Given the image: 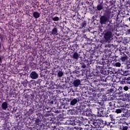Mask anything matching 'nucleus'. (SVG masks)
<instances>
[{
	"instance_id": "13",
	"label": "nucleus",
	"mask_w": 130,
	"mask_h": 130,
	"mask_svg": "<svg viewBox=\"0 0 130 130\" xmlns=\"http://www.w3.org/2000/svg\"><path fill=\"white\" fill-rule=\"evenodd\" d=\"M37 100L40 102V103H43L45 100V98L44 95L42 94H39L36 96Z\"/></svg>"
},
{
	"instance_id": "9",
	"label": "nucleus",
	"mask_w": 130,
	"mask_h": 130,
	"mask_svg": "<svg viewBox=\"0 0 130 130\" xmlns=\"http://www.w3.org/2000/svg\"><path fill=\"white\" fill-rule=\"evenodd\" d=\"M76 109H78V110H81V109H82L83 111H84V112H87V111H89V105L84 104L81 106L76 107Z\"/></svg>"
},
{
	"instance_id": "26",
	"label": "nucleus",
	"mask_w": 130,
	"mask_h": 130,
	"mask_svg": "<svg viewBox=\"0 0 130 130\" xmlns=\"http://www.w3.org/2000/svg\"><path fill=\"white\" fill-rule=\"evenodd\" d=\"M8 102H4L2 103L1 105V108L3 110H7V109L8 108Z\"/></svg>"
},
{
	"instance_id": "31",
	"label": "nucleus",
	"mask_w": 130,
	"mask_h": 130,
	"mask_svg": "<svg viewBox=\"0 0 130 130\" xmlns=\"http://www.w3.org/2000/svg\"><path fill=\"white\" fill-rule=\"evenodd\" d=\"M33 16L35 19H38V18H40V13L38 12L35 11L33 13Z\"/></svg>"
},
{
	"instance_id": "32",
	"label": "nucleus",
	"mask_w": 130,
	"mask_h": 130,
	"mask_svg": "<svg viewBox=\"0 0 130 130\" xmlns=\"http://www.w3.org/2000/svg\"><path fill=\"white\" fill-rule=\"evenodd\" d=\"M124 114H123L124 117H128L130 116V110H125Z\"/></svg>"
},
{
	"instance_id": "1",
	"label": "nucleus",
	"mask_w": 130,
	"mask_h": 130,
	"mask_svg": "<svg viewBox=\"0 0 130 130\" xmlns=\"http://www.w3.org/2000/svg\"><path fill=\"white\" fill-rule=\"evenodd\" d=\"M83 123H84V125L85 126L89 125V124L92 128H99L100 127V123H101V121L99 119L95 120L93 118H90L89 121H87L86 123L85 122V121H83Z\"/></svg>"
},
{
	"instance_id": "63",
	"label": "nucleus",
	"mask_w": 130,
	"mask_h": 130,
	"mask_svg": "<svg viewBox=\"0 0 130 130\" xmlns=\"http://www.w3.org/2000/svg\"><path fill=\"white\" fill-rule=\"evenodd\" d=\"M2 57H0V62H2Z\"/></svg>"
},
{
	"instance_id": "58",
	"label": "nucleus",
	"mask_w": 130,
	"mask_h": 130,
	"mask_svg": "<svg viewBox=\"0 0 130 130\" xmlns=\"http://www.w3.org/2000/svg\"><path fill=\"white\" fill-rule=\"evenodd\" d=\"M127 34H130V29H128L126 31Z\"/></svg>"
},
{
	"instance_id": "56",
	"label": "nucleus",
	"mask_w": 130,
	"mask_h": 130,
	"mask_svg": "<svg viewBox=\"0 0 130 130\" xmlns=\"http://www.w3.org/2000/svg\"><path fill=\"white\" fill-rule=\"evenodd\" d=\"M69 114H71L72 115H73V114H74V113H73V110H69Z\"/></svg>"
},
{
	"instance_id": "53",
	"label": "nucleus",
	"mask_w": 130,
	"mask_h": 130,
	"mask_svg": "<svg viewBox=\"0 0 130 130\" xmlns=\"http://www.w3.org/2000/svg\"><path fill=\"white\" fill-rule=\"evenodd\" d=\"M48 109H49V107H46L44 109L45 111L46 112H49V111H48Z\"/></svg>"
},
{
	"instance_id": "22",
	"label": "nucleus",
	"mask_w": 130,
	"mask_h": 130,
	"mask_svg": "<svg viewBox=\"0 0 130 130\" xmlns=\"http://www.w3.org/2000/svg\"><path fill=\"white\" fill-rule=\"evenodd\" d=\"M81 84V80L80 79H76L73 82V85L74 87H78V86H80Z\"/></svg>"
},
{
	"instance_id": "37",
	"label": "nucleus",
	"mask_w": 130,
	"mask_h": 130,
	"mask_svg": "<svg viewBox=\"0 0 130 130\" xmlns=\"http://www.w3.org/2000/svg\"><path fill=\"white\" fill-rule=\"evenodd\" d=\"M33 109H29V111L27 112V114L28 115V116H30V115H32L33 114Z\"/></svg>"
},
{
	"instance_id": "41",
	"label": "nucleus",
	"mask_w": 130,
	"mask_h": 130,
	"mask_svg": "<svg viewBox=\"0 0 130 130\" xmlns=\"http://www.w3.org/2000/svg\"><path fill=\"white\" fill-rule=\"evenodd\" d=\"M111 88H110L109 89H108V91L109 93H112V92H114V86L113 85L111 86Z\"/></svg>"
},
{
	"instance_id": "34",
	"label": "nucleus",
	"mask_w": 130,
	"mask_h": 130,
	"mask_svg": "<svg viewBox=\"0 0 130 130\" xmlns=\"http://www.w3.org/2000/svg\"><path fill=\"white\" fill-rule=\"evenodd\" d=\"M113 112H115L116 113H121V112H122V109H115L113 108Z\"/></svg>"
},
{
	"instance_id": "45",
	"label": "nucleus",
	"mask_w": 130,
	"mask_h": 130,
	"mask_svg": "<svg viewBox=\"0 0 130 130\" xmlns=\"http://www.w3.org/2000/svg\"><path fill=\"white\" fill-rule=\"evenodd\" d=\"M81 66L82 69H86V66H87V64H86V63H85V62H82V63H81Z\"/></svg>"
},
{
	"instance_id": "61",
	"label": "nucleus",
	"mask_w": 130,
	"mask_h": 130,
	"mask_svg": "<svg viewBox=\"0 0 130 130\" xmlns=\"http://www.w3.org/2000/svg\"><path fill=\"white\" fill-rule=\"evenodd\" d=\"M41 77L42 78V77H44V75H42V73L40 74Z\"/></svg>"
},
{
	"instance_id": "55",
	"label": "nucleus",
	"mask_w": 130,
	"mask_h": 130,
	"mask_svg": "<svg viewBox=\"0 0 130 130\" xmlns=\"http://www.w3.org/2000/svg\"><path fill=\"white\" fill-rule=\"evenodd\" d=\"M105 47H108L109 48H110V47H111V44L105 45Z\"/></svg>"
},
{
	"instance_id": "10",
	"label": "nucleus",
	"mask_w": 130,
	"mask_h": 130,
	"mask_svg": "<svg viewBox=\"0 0 130 130\" xmlns=\"http://www.w3.org/2000/svg\"><path fill=\"white\" fill-rule=\"evenodd\" d=\"M63 101H66V102H70V105L72 106L74 105H76V104L78 103V100L77 99H69L67 98V99H64V100H63Z\"/></svg>"
},
{
	"instance_id": "18",
	"label": "nucleus",
	"mask_w": 130,
	"mask_h": 130,
	"mask_svg": "<svg viewBox=\"0 0 130 130\" xmlns=\"http://www.w3.org/2000/svg\"><path fill=\"white\" fill-rule=\"evenodd\" d=\"M120 96H122L124 97V98L125 99V100H128L129 101V97H128V93L127 92L126 93H123V91H121L118 92Z\"/></svg>"
},
{
	"instance_id": "57",
	"label": "nucleus",
	"mask_w": 130,
	"mask_h": 130,
	"mask_svg": "<svg viewBox=\"0 0 130 130\" xmlns=\"http://www.w3.org/2000/svg\"><path fill=\"white\" fill-rule=\"evenodd\" d=\"M64 105H66V103H62V106H61V107H62V108H63V109L65 108Z\"/></svg>"
},
{
	"instance_id": "11",
	"label": "nucleus",
	"mask_w": 130,
	"mask_h": 130,
	"mask_svg": "<svg viewBox=\"0 0 130 130\" xmlns=\"http://www.w3.org/2000/svg\"><path fill=\"white\" fill-rule=\"evenodd\" d=\"M96 69L98 73H99V74H102V75H104V74H106L105 69H104L103 67L97 66Z\"/></svg>"
},
{
	"instance_id": "54",
	"label": "nucleus",
	"mask_w": 130,
	"mask_h": 130,
	"mask_svg": "<svg viewBox=\"0 0 130 130\" xmlns=\"http://www.w3.org/2000/svg\"><path fill=\"white\" fill-rule=\"evenodd\" d=\"M102 82H106V78L105 77H103L102 78Z\"/></svg>"
},
{
	"instance_id": "7",
	"label": "nucleus",
	"mask_w": 130,
	"mask_h": 130,
	"mask_svg": "<svg viewBox=\"0 0 130 130\" xmlns=\"http://www.w3.org/2000/svg\"><path fill=\"white\" fill-rule=\"evenodd\" d=\"M67 124H71V125H76L77 124H80L81 123V121L79 120H74L73 119H69L66 122Z\"/></svg>"
},
{
	"instance_id": "38",
	"label": "nucleus",
	"mask_w": 130,
	"mask_h": 130,
	"mask_svg": "<svg viewBox=\"0 0 130 130\" xmlns=\"http://www.w3.org/2000/svg\"><path fill=\"white\" fill-rule=\"evenodd\" d=\"M113 66L114 67H116V68H120V67L121 66V63H120V62H117L116 63H114Z\"/></svg>"
},
{
	"instance_id": "5",
	"label": "nucleus",
	"mask_w": 130,
	"mask_h": 130,
	"mask_svg": "<svg viewBox=\"0 0 130 130\" xmlns=\"http://www.w3.org/2000/svg\"><path fill=\"white\" fill-rule=\"evenodd\" d=\"M70 74L71 75H73V76H75L76 77H83V76H84V74H85V70H75L71 72Z\"/></svg>"
},
{
	"instance_id": "40",
	"label": "nucleus",
	"mask_w": 130,
	"mask_h": 130,
	"mask_svg": "<svg viewBox=\"0 0 130 130\" xmlns=\"http://www.w3.org/2000/svg\"><path fill=\"white\" fill-rule=\"evenodd\" d=\"M63 76V72L62 71H58L57 73V77L58 78H61Z\"/></svg>"
},
{
	"instance_id": "12",
	"label": "nucleus",
	"mask_w": 130,
	"mask_h": 130,
	"mask_svg": "<svg viewBox=\"0 0 130 130\" xmlns=\"http://www.w3.org/2000/svg\"><path fill=\"white\" fill-rule=\"evenodd\" d=\"M116 25L114 23H109L107 26V30L110 31V32H113L115 30Z\"/></svg>"
},
{
	"instance_id": "2",
	"label": "nucleus",
	"mask_w": 130,
	"mask_h": 130,
	"mask_svg": "<svg viewBox=\"0 0 130 130\" xmlns=\"http://www.w3.org/2000/svg\"><path fill=\"white\" fill-rule=\"evenodd\" d=\"M124 69L121 70V75L126 76L130 73V62H127V64L124 66Z\"/></svg>"
},
{
	"instance_id": "30",
	"label": "nucleus",
	"mask_w": 130,
	"mask_h": 130,
	"mask_svg": "<svg viewBox=\"0 0 130 130\" xmlns=\"http://www.w3.org/2000/svg\"><path fill=\"white\" fill-rule=\"evenodd\" d=\"M57 28L55 27L52 29V31H51V34L54 36V35H57Z\"/></svg>"
},
{
	"instance_id": "60",
	"label": "nucleus",
	"mask_w": 130,
	"mask_h": 130,
	"mask_svg": "<svg viewBox=\"0 0 130 130\" xmlns=\"http://www.w3.org/2000/svg\"><path fill=\"white\" fill-rule=\"evenodd\" d=\"M39 83H41L42 82V80L41 79H38Z\"/></svg>"
},
{
	"instance_id": "43",
	"label": "nucleus",
	"mask_w": 130,
	"mask_h": 130,
	"mask_svg": "<svg viewBox=\"0 0 130 130\" xmlns=\"http://www.w3.org/2000/svg\"><path fill=\"white\" fill-rule=\"evenodd\" d=\"M123 89L124 91H127V92H130V87H128V86H124Z\"/></svg>"
},
{
	"instance_id": "15",
	"label": "nucleus",
	"mask_w": 130,
	"mask_h": 130,
	"mask_svg": "<svg viewBox=\"0 0 130 130\" xmlns=\"http://www.w3.org/2000/svg\"><path fill=\"white\" fill-rule=\"evenodd\" d=\"M80 28H86L87 27V21L84 20V18L82 17L81 19H80Z\"/></svg>"
},
{
	"instance_id": "49",
	"label": "nucleus",
	"mask_w": 130,
	"mask_h": 130,
	"mask_svg": "<svg viewBox=\"0 0 130 130\" xmlns=\"http://www.w3.org/2000/svg\"><path fill=\"white\" fill-rule=\"evenodd\" d=\"M80 130V129H82V127H79V126H75L74 127V130Z\"/></svg>"
},
{
	"instance_id": "24",
	"label": "nucleus",
	"mask_w": 130,
	"mask_h": 130,
	"mask_svg": "<svg viewBox=\"0 0 130 130\" xmlns=\"http://www.w3.org/2000/svg\"><path fill=\"white\" fill-rule=\"evenodd\" d=\"M105 14L107 17H113V12H112L110 10H107L105 11Z\"/></svg>"
},
{
	"instance_id": "62",
	"label": "nucleus",
	"mask_w": 130,
	"mask_h": 130,
	"mask_svg": "<svg viewBox=\"0 0 130 130\" xmlns=\"http://www.w3.org/2000/svg\"><path fill=\"white\" fill-rule=\"evenodd\" d=\"M125 27H126L127 28H128V25H127V24H125Z\"/></svg>"
},
{
	"instance_id": "64",
	"label": "nucleus",
	"mask_w": 130,
	"mask_h": 130,
	"mask_svg": "<svg viewBox=\"0 0 130 130\" xmlns=\"http://www.w3.org/2000/svg\"><path fill=\"white\" fill-rule=\"evenodd\" d=\"M80 130H85V129H84V128H83V127H81V129Z\"/></svg>"
},
{
	"instance_id": "8",
	"label": "nucleus",
	"mask_w": 130,
	"mask_h": 130,
	"mask_svg": "<svg viewBox=\"0 0 130 130\" xmlns=\"http://www.w3.org/2000/svg\"><path fill=\"white\" fill-rule=\"evenodd\" d=\"M109 22V19L105 15L102 16L100 17V23L101 25H106Z\"/></svg>"
},
{
	"instance_id": "25",
	"label": "nucleus",
	"mask_w": 130,
	"mask_h": 130,
	"mask_svg": "<svg viewBox=\"0 0 130 130\" xmlns=\"http://www.w3.org/2000/svg\"><path fill=\"white\" fill-rule=\"evenodd\" d=\"M100 121H101V123H100V128H103V129H105V128H104V127L105 126V125H106V124H107V123L106 122V121H103V120H101L100 119Z\"/></svg>"
},
{
	"instance_id": "52",
	"label": "nucleus",
	"mask_w": 130,
	"mask_h": 130,
	"mask_svg": "<svg viewBox=\"0 0 130 130\" xmlns=\"http://www.w3.org/2000/svg\"><path fill=\"white\" fill-rule=\"evenodd\" d=\"M110 6H112V5H114L115 4V2L113 1V0H111L110 1Z\"/></svg>"
},
{
	"instance_id": "23",
	"label": "nucleus",
	"mask_w": 130,
	"mask_h": 130,
	"mask_svg": "<svg viewBox=\"0 0 130 130\" xmlns=\"http://www.w3.org/2000/svg\"><path fill=\"white\" fill-rule=\"evenodd\" d=\"M103 10V3L102 2L98 4L96 7V11H101Z\"/></svg>"
},
{
	"instance_id": "19",
	"label": "nucleus",
	"mask_w": 130,
	"mask_h": 130,
	"mask_svg": "<svg viewBox=\"0 0 130 130\" xmlns=\"http://www.w3.org/2000/svg\"><path fill=\"white\" fill-rule=\"evenodd\" d=\"M93 98L92 100H90L89 102L90 103H97V100H94V99H98L99 98V94H93Z\"/></svg>"
},
{
	"instance_id": "20",
	"label": "nucleus",
	"mask_w": 130,
	"mask_h": 130,
	"mask_svg": "<svg viewBox=\"0 0 130 130\" xmlns=\"http://www.w3.org/2000/svg\"><path fill=\"white\" fill-rule=\"evenodd\" d=\"M120 53L122 55L120 57L121 61H125L127 59V56L125 54V52H121Z\"/></svg>"
},
{
	"instance_id": "48",
	"label": "nucleus",
	"mask_w": 130,
	"mask_h": 130,
	"mask_svg": "<svg viewBox=\"0 0 130 130\" xmlns=\"http://www.w3.org/2000/svg\"><path fill=\"white\" fill-rule=\"evenodd\" d=\"M109 108H111V107H113V103L112 102H109Z\"/></svg>"
},
{
	"instance_id": "29",
	"label": "nucleus",
	"mask_w": 130,
	"mask_h": 130,
	"mask_svg": "<svg viewBox=\"0 0 130 130\" xmlns=\"http://www.w3.org/2000/svg\"><path fill=\"white\" fill-rule=\"evenodd\" d=\"M79 56L80 55L77 52H75L72 55L73 58H74V59H76V60H78V59H79Z\"/></svg>"
},
{
	"instance_id": "36",
	"label": "nucleus",
	"mask_w": 130,
	"mask_h": 130,
	"mask_svg": "<svg viewBox=\"0 0 130 130\" xmlns=\"http://www.w3.org/2000/svg\"><path fill=\"white\" fill-rule=\"evenodd\" d=\"M51 19H52V21H53L54 22H58V21H59V17H58L57 16L51 17Z\"/></svg>"
},
{
	"instance_id": "46",
	"label": "nucleus",
	"mask_w": 130,
	"mask_h": 130,
	"mask_svg": "<svg viewBox=\"0 0 130 130\" xmlns=\"http://www.w3.org/2000/svg\"><path fill=\"white\" fill-rule=\"evenodd\" d=\"M125 80H126V84H129L130 85V77H125Z\"/></svg>"
},
{
	"instance_id": "59",
	"label": "nucleus",
	"mask_w": 130,
	"mask_h": 130,
	"mask_svg": "<svg viewBox=\"0 0 130 130\" xmlns=\"http://www.w3.org/2000/svg\"><path fill=\"white\" fill-rule=\"evenodd\" d=\"M128 92V96L129 97V101H130V91L127 92Z\"/></svg>"
},
{
	"instance_id": "47",
	"label": "nucleus",
	"mask_w": 130,
	"mask_h": 130,
	"mask_svg": "<svg viewBox=\"0 0 130 130\" xmlns=\"http://www.w3.org/2000/svg\"><path fill=\"white\" fill-rule=\"evenodd\" d=\"M85 63H86V66H90L91 64V61H89V60H85L84 61Z\"/></svg>"
},
{
	"instance_id": "17",
	"label": "nucleus",
	"mask_w": 130,
	"mask_h": 130,
	"mask_svg": "<svg viewBox=\"0 0 130 130\" xmlns=\"http://www.w3.org/2000/svg\"><path fill=\"white\" fill-rule=\"evenodd\" d=\"M38 74H37L35 71H32L30 74V77L31 79H32V80H36V79H38Z\"/></svg>"
},
{
	"instance_id": "28",
	"label": "nucleus",
	"mask_w": 130,
	"mask_h": 130,
	"mask_svg": "<svg viewBox=\"0 0 130 130\" xmlns=\"http://www.w3.org/2000/svg\"><path fill=\"white\" fill-rule=\"evenodd\" d=\"M55 112H57V119H61V118H64L63 117V113H59L58 111L55 110Z\"/></svg>"
},
{
	"instance_id": "16",
	"label": "nucleus",
	"mask_w": 130,
	"mask_h": 130,
	"mask_svg": "<svg viewBox=\"0 0 130 130\" xmlns=\"http://www.w3.org/2000/svg\"><path fill=\"white\" fill-rule=\"evenodd\" d=\"M104 84L98 83L96 86L95 87V90L96 92H102V90H103V86Z\"/></svg>"
},
{
	"instance_id": "21",
	"label": "nucleus",
	"mask_w": 130,
	"mask_h": 130,
	"mask_svg": "<svg viewBox=\"0 0 130 130\" xmlns=\"http://www.w3.org/2000/svg\"><path fill=\"white\" fill-rule=\"evenodd\" d=\"M103 67L105 68L104 69H110V63H109V61L107 60L103 61Z\"/></svg>"
},
{
	"instance_id": "51",
	"label": "nucleus",
	"mask_w": 130,
	"mask_h": 130,
	"mask_svg": "<svg viewBox=\"0 0 130 130\" xmlns=\"http://www.w3.org/2000/svg\"><path fill=\"white\" fill-rule=\"evenodd\" d=\"M121 91H122V87L119 86L118 88V91L117 92V93L118 94V93Z\"/></svg>"
},
{
	"instance_id": "39",
	"label": "nucleus",
	"mask_w": 130,
	"mask_h": 130,
	"mask_svg": "<svg viewBox=\"0 0 130 130\" xmlns=\"http://www.w3.org/2000/svg\"><path fill=\"white\" fill-rule=\"evenodd\" d=\"M28 83V80H25L23 81H21V84L24 87H27V84Z\"/></svg>"
},
{
	"instance_id": "44",
	"label": "nucleus",
	"mask_w": 130,
	"mask_h": 130,
	"mask_svg": "<svg viewBox=\"0 0 130 130\" xmlns=\"http://www.w3.org/2000/svg\"><path fill=\"white\" fill-rule=\"evenodd\" d=\"M49 103L50 105H53V104H55L56 102L55 101V100H52L51 101H49Z\"/></svg>"
},
{
	"instance_id": "35",
	"label": "nucleus",
	"mask_w": 130,
	"mask_h": 130,
	"mask_svg": "<svg viewBox=\"0 0 130 130\" xmlns=\"http://www.w3.org/2000/svg\"><path fill=\"white\" fill-rule=\"evenodd\" d=\"M85 114L86 116H89V119L90 120V118H93V117L92 116H93L92 115V114L90 113L89 112V111H87V112H85Z\"/></svg>"
},
{
	"instance_id": "6",
	"label": "nucleus",
	"mask_w": 130,
	"mask_h": 130,
	"mask_svg": "<svg viewBox=\"0 0 130 130\" xmlns=\"http://www.w3.org/2000/svg\"><path fill=\"white\" fill-rule=\"evenodd\" d=\"M104 38H105L106 41L110 42V41H111V39L112 38V32L108 30L104 34Z\"/></svg>"
},
{
	"instance_id": "27",
	"label": "nucleus",
	"mask_w": 130,
	"mask_h": 130,
	"mask_svg": "<svg viewBox=\"0 0 130 130\" xmlns=\"http://www.w3.org/2000/svg\"><path fill=\"white\" fill-rule=\"evenodd\" d=\"M105 72H106V74H104V75H112L113 74V72H112V69L110 68L108 69H105Z\"/></svg>"
},
{
	"instance_id": "4",
	"label": "nucleus",
	"mask_w": 130,
	"mask_h": 130,
	"mask_svg": "<svg viewBox=\"0 0 130 130\" xmlns=\"http://www.w3.org/2000/svg\"><path fill=\"white\" fill-rule=\"evenodd\" d=\"M98 111V116L99 117H108V114H106L104 111V108L103 107H101L99 109H97Z\"/></svg>"
},
{
	"instance_id": "14",
	"label": "nucleus",
	"mask_w": 130,
	"mask_h": 130,
	"mask_svg": "<svg viewBox=\"0 0 130 130\" xmlns=\"http://www.w3.org/2000/svg\"><path fill=\"white\" fill-rule=\"evenodd\" d=\"M106 81L107 83L105 84V85H112V83L113 82V78L111 76H109L106 77Z\"/></svg>"
},
{
	"instance_id": "3",
	"label": "nucleus",
	"mask_w": 130,
	"mask_h": 130,
	"mask_svg": "<svg viewBox=\"0 0 130 130\" xmlns=\"http://www.w3.org/2000/svg\"><path fill=\"white\" fill-rule=\"evenodd\" d=\"M37 118L35 119V124L36 125H38L39 126H42V119H43V115L41 113H37Z\"/></svg>"
},
{
	"instance_id": "42",
	"label": "nucleus",
	"mask_w": 130,
	"mask_h": 130,
	"mask_svg": "<svg viewBox=\"0 0 130 130\" xmlns=\"http://www.w3.org/2000/svg\"><path fill=\"white\" fill-rule=\"evenodd\" d=\"M109 118L110 120H111V121H113V122L114 121H115V119H114V118L113 117V115L112 114H110L109 116Z\"/></svg>"
},
{
	"instance_id": "50",
	"label": "nucleus",
	"mask_w": 130,
	"mask_h": 130,
	"mask_svg": "<svg viewBox=\"0 0 130 130\" xmlns=\"http://www.w3.org/2000/svg\"><path fill=\"white\" fill-rule=\"evenodd\" d=\"M120 84L122 85H124V84H127L126 83V81L125 80V78L124 79V81L122 80V81L120 82Z\"/></svg>"
},
{
	"instance_id": "33",
	"label": "nucleus",
	"mask_w": 130,
	"mask_h": 130,
	"mask_svg": "<svg viewBox=\"0 0 130 130\" xmlns=\"http://www.w3.org/2000/svg\"><path fill=\"white\" fill-rule=\"evenodd\" d=\"M47 85H48V86H49V87H48V88H52V87H53V84L51 82L47 81L46 82L45 85L44 86L47 87Z\"/></svg>"
}]
</instances>
